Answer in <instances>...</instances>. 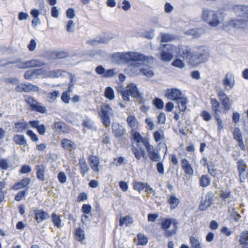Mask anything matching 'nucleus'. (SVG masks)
Segmentation results:
<instances>
[{"label": "nucleus", "instance_id": "obj_62", "mask_svg": "<svg viewBox=\"0 0 248 248\" xmlns=\"http://www.w3.org/2000/svg\"><path fill=\"white\" fill-rule=\"evenodd\" d=\"M106 69L102 65H99L96 67L95 69V72L100 75H101L102 77L103 78V75L105 74Z\"/></svg>", "mask_w": 248, "mask_h": 248}, {"label": "nucleus", "instance_id": "obj_35", "mask_svg": "<svg viewBox=\"0 0 248 248\" xmlns=\"http://www.w3.org/2000/svg\"><path fill=\"white\" fill-rule=\"evenodd\" d=\"M127 122L128 125L131 127L132 130H135L138 125V122L133 115H129L127 118Z\"/></svg>", "mask_w": 248, "mask_h": 248}, {"label": "nucleus", "instance_id": "obj_8", "mask_svg": "<svg viewBox=\"0 0 248 248\" xmlns=\"http://www.w3.org/2000/svg\"><path fill=\"white\" fill-rule=\"evenodd\" d=\"M17 63V66L21 69L40 67L45 64L44 62L39 60H32L28 62L18 61Z\"/></svg>", "mask_w": 248, "mask_h": 248}, {"label": "nucleus", "instance_id": "obj_57", "mask_svg": "<svg viewBox=\"0 0 248 248\" xmlns=\"http://www.w3.org/2000/svg\"><path fill=\"white\" fill-rule=\"evenodd\" d=\"M173 36L169 33H162L161 36V42H166L172 40Z\"/></svg>", "mask_w": 248, "mask_h": 248}, {"label": "nucleus", "instance_id": "obj_25", "mask_svg": "<svg viewBox=\"0 0 248 248\" xmlns=\"http://www.w3.org/2000/svg\"><path fill=\"white\" fill-rule=\"evenodd\" d=\"M78 164L80 168V173L82 177H84L85 174L89 171L90 169L84 157L79 158Z\"/></svg>", "mask_w": 248, "mask_h": 248}, {"label": "nucleus", "instance_id": "obj_18", "mask_svg": "<svg viewBox=\"0 0 248 248\" xmlns=\"http://www.w3.org/2000/svg\"><path fill=\"white\" fill-rule=\"evenodd\" d=\"M82 126L87 130L96 131V127L93 120L87 115L84 116L82 119Z\"/></svg>", "mask_w": 248, "mask_h": 248}, {"label": "nucleus", "instance_id": "obj_30", "mask_svg": "<svg viewBox=\"0 0 248 248\" xmlns=\"http://www.w3.org/2000/svg\"><path fill=\"white\" fill-rule=\"evenodd\" d=\"M210 100L214 116L219 115L220 103L216 98H211Z\"/></svg>", "mask_w": 248, "mask_h": 248}, {"label": "nucleus", "instance_id": "obj_2", "mask_svg": "<svg viewBox=\"0 0 248 248\" xmlns=\"http://www.w3.org/2000/svg\"><path fill=\"white\" fill-rule=\"evenodd\" d=\"M235 14L239 16L246 18V19L232 20L228 27L232 29H242L248 25V6L244 5H236L233 7Z\"/></svg>", "mask_w": 248, "mask_h": 248}, {"label": "nucleus", "instance_id": "obj_50", "mask_svg": "<svg viewBox=\"0 0 248 248\" xmlns=\"http://www.w3.org/2000/svg\"><path fill=\"white\" fill-rule=\"evenodd\" d=\"M232 135L233 139L236 141L243 139L241 130L238 127H235L234 128Z\"/></svg>", "mask_w": 248, "mask_h": 248}, {"label": "nucleus", "instance_id": "obj_20", "mask_svg": "<svg viewBox=\"0 0 248 248\" xmlns=\"http://www.w3.org/2000/svg\"><path fill=\"white\" fill-rule=\"evenodd\" d=\"M222 83L227 90L232 89L235 84L233 77L232 74H226L225 78L222 80Z\"/></svg>", "mask_w": 248, "mask_h": 248}, {"label": "nucleus", "instance_id": "obj_16", "mask_svg": "<svg viewBox=\"0 0 248 248\" xmlns=\"http://www.w3.org/2000/svg\"><path fill=\"white\" fill-rule=\"evenodd\" d=\"M131 135L132 139L138 143L137 144H139V143L141 142L145 147L148 143H150L148 139L143 138L140 133L135 131V130H131Z\"/></svg>", "mask_w": 248, "mask_h": 248}, {"label": "nucleus", "instance_id": "obj_9", "mask_svg": "<svg viewBox=\"0 0 248 248\" xmlns=\"http://www.w3.org/2000/svg\"><path fill=\"white\" fill-rule=\"evenodd\" d=\"M17 92H38L39 90V87L31 83H22L18 84L15 88Z\"/></svg>", "mask_w": 248, "mask_h": 248}, {"label": "nucleus", "instance_id": "obj_1", "mask_svg": "<svg viewBox=\"0 0 248 248\" xmlns=\"http://www.w3.org/2000/svg\"><path fill=\"white\" fill-rule=\"evenodd\" d=\"M112 57L118 60H122L127 64L130 63L128 68L133 76L141 74L143 63L147 61V57L144 55L133 51L114 53Z\"/></svg>", "mask_w": 248, "mask_h": 248}, {"label": "nucleus", "instance_id": "obj_12", "mask_svg": "<svg viewBox=\"0 0 248 248\" xmlns=\"http://www.w3.org/2000/svg\"><path fill=\"white\" fill-rule=\"evenodd\" d=\"M213 194L212 193H207L201 202L199 208L201 210H205L208 207L211 206L213 202Z\"/></svg>", "mask_w": 248, "mask_h": 248}, {"label": "nucleus", "instance_id": "obj_59", "mask_svg": "<svg viewBox=\"0 0 248 248\" xmlns=\"http://www.w3.org/2000/svg\"><path fill=\"white\" fill-rule=\"evenodd\" d=\"M217 95L219 101L228 97L224 91L222 89H219L217 91Z\"/></svg>", "mask_w": 248, "mask_h": 248}, {"label": "nucleus", "instance_id": "obj_6", "mask_svg": "<svg viewBox=\"0 0 248 248\" xmlns=\"http://www.w3.org/2000/svg\"><path fill=\"white\" fill-rule=\"evenodd\" d=\"M176 47L171 44L163 45L161 48L160 59L163 62H170L173 57Z\"/></svg>", "mask_w": 248, "mask_h": 248}, {"label": "nucleus", "instance_id": "obj_49", "mask_svg": "<svg viewBox=\"0 0 248 248\" xmlns=\"http://www.w3.org/2000/svg\"><path fill=\"white\" fill-rule=\"evenodd\" d=\"M24 78L27 80L37 78L34 70L27 71L25 73Z\"/></svg>", "mask_w": 248, "mask_h": 248}, {"label": "nucleus", "instance_id": "obj_5", "mask_svg": "<svg viewBox=\"0 0 248 248\" xmlns=\"http://www.w3.org/2000/svg\"><path fill=\"white\" fill-rule=\"evenodd\" d=\"M202 18L211 27H217L220 23L217 14L215 11L209 9L203 10Z\"/></svg>", "mask_w": 248, "mask_h": 248}, {"label": "nucleus", "instance_id": "obj_7", "mask_svg": "<svg viewBox=\"0 0 248 248\" xmlns=\"http://www.w3.org/2000/svg\"><path fill=\"white\" fill-rule=\"evenodd\" d=\"M25 101L30 105L32 111H36L41 113H46L47 112L46 108L42 104L37 102L34 98L29 95L25 96Z\"/></svg>", "mask_w": 248, "mask_h": 248}, {"label": "nucleus", "instance_id": "obj_53", "mask_svg": "<svg viewBox=\"0 0 248 248\" xmlns=\"http://www.w3.org/2000/svg\"><path fill=\"white\" fill-rule=\"evenodd\" d=\"M146 183L135 182L133 184V187L135 190L140 192L146 187Z\"/></svg>", "mask_w": 248, "mask_h": 248}, {"label": "nucleus", "instance_id": "obj_28", "mask_svg": "<svg viewBox=\"0 0 248 248\" xmlns=\"http://www.w3.org/2000/svg\"><path fill=\"white\" fill-rule=\"evenodd\" d=\"M112 39V37H108L105 36H101L100 37H97L96 39H90L87 40V44H91L92 45H96L99 43H104L108 42Z\"/></svg>", "mask_w": 248, "mask_h": 248}, {"label": "nucleus", "instance_id": "obj_45", "mask_svg": "<svg viewBox=\"0 0 248 248\" xmlns=\"http://www.w3.org/2000/svg\"><path fill=\"white\" fill-rule=\"evenodd\" d=\"M75 234L78 241H82L85 239L84 232L80 228H78L76 230Z\"/></svg>", "mask_w": 248, "mask_h": 248}, {"label": "nucleus", "instance_id": "obj_56", "mask_svg": "<svg viewBox=\"0 0 248 248\" xmlns=\"http://www.w3.org/2000/svg\"><path fill=\"white\" fill-rule=\"evenodd\" d=\"M153 103L158 109H162L163 108L164 103L161 99L158 98H155L153 100Z\"/></svg>", "mask_w": 248, "mask_h": 248}, {"label": "nucleus", "instance_id": "obj_37", "mask_svg": "<svg viewBox=\"0 0 248 248\" xmlns=\"http://www.w3.org/2000/svg\"><path fill=\"white\" fill-rule=\"evenodd\" d=\"M59 96L60 92L59 91H54L47 94V100L49 103H53Z\"/></svg>", "mask_w": 248, "mask_h": 248}, {"label": "nucleus", "instance_id": "obj_55", "mask_svg": "<svg viewBox=\"0 0 248 248\" xmlns=\"http://www.w3.org/2000/svg\"><path fill=\"white\" fill-rule=\"evenodd\" d=\"M26 134L30 137L31 140L33 142H37L39 140V139L37 135L31 130H28L26 132Z\"/></svg>", "mask_w": 248, "mask_h": 248}, {"label": "nucleus", "instance_id": "obj_36", "mask_svg": "<svg viewBox=\"0 0 248 248\" xmlns=\"http://www.w3.org/2000/svg\"><path fill=\"white\" fill-rule=\"evenodd\" d=\"M51 219L55 226L58 228L62 227V219L60 216L55 213H53L51 215Z\"/></svg>", "mask_w": 248, "mask_h": 248}, {"label": "nucleus", "instance_id": "obj_43", "mask_svg": "<svg viewBox=\"0 0 248 248\" xmlns=\"http://www.w3.org/2000/svg\"><path fill=\"white\" fill-rule=\"evenodd\" d=\"M222 105L224 108L223 113H226L225 111H229L231 108V104L230 103V98L229 97L222 99L220 101Z\"/></svg>", "mask_w": 248, "mask_h": 248}, {"label": "nucleus", "instance_id": "obj_52", "mask_svg": "<svg viewBox=\"0 0 248 248\" xmlns=\"http://www.w3.org/2000/svg\"><path fill=\"white\" fill-rule=\"evenodd\" d=\"M171 65L174 67L180 69H182L185 66V63L184 62L179 59H176L174 60V61L171 63Z\"/></svg>", "mask_w": 248, "mask_h": 248}, {"label": "nucleus", "instance_id": "obj_21", "mask_svg": "<svg viewBox=\"0 0 248 248\" xmlns=\"http://www.w3.org/2000/svg\"><path fill=\"white\" fill-rule=\"evenodd\" d=\"M112 132L115 137H120L125 133L124 128L118 123H113L112 124Z\"/></svg>", "mask_w": 248, "mask_h": 248}, {"label": "nucleus", "instance_id": "obj_13", "mask_svg": "<svg viewBox=\"0 0 248 248\" xmlns=\"http://www.w3.org/2000/svg\"><path fill=\"white\" fill-rule=\"evenodd\" d=\"M137 147L135 146H132L131 150L132 153L134 155L135 158L139 160L141 157H143L144 159L146 160L147 157L146 155L145 151L143 147H140L139 144H137Z\"/></svg>", "mask_w": 248, "mask_h": 248}, {"label": "nucleus", "instance_id": "obj_15", "mask_svg": "<svg viewBox=\"0 0 248 248\" xmlns=\"http://www.w3.org/2000/svg\"><path fill=\"white\" fill-rule=\"evenodd\" d=\"M192 54L191 48L188 46H179L178 55L184 59L188 60L189 63V58Z\"/></svg>", "mask_w": 248, "mask_h": 248}, {"label": "nucleus", "instance_id": "obj_11", "mask_svg": "<svg viewBox=\"0 0 248 248\" xmlns=\"http://www.w3.org/2000/svg\"><path fill=\"white\" fill-rule=\"evenodd\" d=\"M183 95L182 92L176 88L168 89L165 93V96L168 99L175 101Z\"/></svg>", "mask_w": 248, "mask_h": 248}, {"label": "nucleus", "instance_id": "obj_10", "mask_svg": "<svg viewBox=\"0 0 248 248\" xmlns=\"http://www.w3.org/2000/svg\"><path fill=\"white\" fill-rule=\"evenodd\" d=\"M149 158L154 162H158L161 159V156L154 146L148 143L145 147Z\"/></svg>", "mask_w": 248, "mask_h": 248}, {"label": "nucleus", "instance_id": "obj_41", "mask_svg": "<svg viewBox=\"0 0 248 248\" xmlns=\"http://www.w3.org/2000/svg\"><path fill=\"white\" fill-rule=\"evenodd\" d=\"M133 222V220L132 218L129 216H126L120 218V225L122 226L124 225L126 226H127L129 224L132 223Z\"/></svg>", "mask_w": 248, "mask_h": 248}, {"label": "nucleus", "instance_id": "obj_27", "mask_svg": "<svg viewBox=\"0 0 248 248\" xmlns=\"http://www.w3.org/2000/svg\"><path fill=\"white\" fill-rule=\"evenodd\" d=\"M237 169L239 171V176L241 182H245L243 173L246 171V166L243 160L241 159L237 162Z\"/></svg>", "mask_w": 248, "mask_h": 248}, {"label": "nucleus", "instance_id": "obj_39", "mask_svg": "<svg viewBox=\"0 0 248 248\" xmlns=\"http://www.w3.org/2000/svg\"><path fill=\"white\" fill-rule=\"evenodd\" d=\"M239 242L240 245H248V231L242 232L240 235Z\"/></svg>", "mask_w": 248, "mask_h": 248}, {"label": "nucleus", "instance_id": "obj_44", "mask_svg": "<svg viewBox=\"0 0 248 248\" xmlns=\"http://www.w3.org/2000/svg\"><path fill=\"white\" fill-rule=\"evenodd\" d=\"M153 137L155 140L156 142H158L165 139L164 132L162 130L155 131Z\"/></svg>", "mask_w": 248, "mask_h": 248}, {"label": "nucleus", "instance_id": "obj_33", "mask_svg": "<svg viewBox=\"0 0 248 248\" xmlns=\"http://www.w3.org/2000/svg\"><path fill=\"white\" fill-rule=\"evenodd\" d=\"M36 169L37 170L36 176L37 179L42 181H44L45 167L43 165H38L36 166Z\"/></svg>", "mask_w": 248, "mask_h": 248}, {"label": "nucleus", "instance_id": "obj_58", "mask_svg": "<svg viewBox=\"0 0 248 248\" xmlns=\"http://www.w3.org/2000/svg\"><path fill=\"white\" fill-rule=\"evenodd\" d=\"M201 116L202 117L203 119L206 122L209 121L212 118L211 114L206 110H203L202 111L201 113Z\"/></svg>", "mask_w": 248, "mask_h": 248}, {"label": "nucleus", "instance_id": "obj_46", "mask_svg": "<svg viewBox=\"0 0 248 248\" xmlns=\"http://www.w3.org/2000/svg\"><path fill=\"white\" fill-rule=\"evenodd\" d=\"M118 73V71L116 68L106 70L105 74L103 75V78H108L113 77L117 74Z\"/></svg>", "mask_w": 248, "mask_h": 248}, {"label": "nucleus", "instance_id": "obj_48", "mask_svg": "<svg viewBox=\"0 0 248 248\" xmlns=\"http://www.w3.org/2000/svg\"><path fill=\"white\" fill-rule=\"evenodd\" d=\"M148 242V239L146 236L141 233L138 234V245H145Z\"/></svg>", "mask_w": 248, "mask_h": 248}, {"label": "nucleus", "instance_id": "obj_54", "mask_svg": "<svg viewBox=\"0 0 248 248\" xmlns=\"http://www.w3.org/2000/svg\"><path fill=\"white\" fill-rule=\"evenodd\" d=\"M141 74L149 78L153 77L154 75L153 71L148 67L142 68L141 71Z\"/></svg>", "mask_w": 248, "mask_h": 248}, {"label": "nucleus", "instance_id": "obj_63", "mask_svg": "<svg viewBox=\"0 0 248 248\" xmlns=\"http://www.w3.org/2000/svg\"><path fill=\"white\" fill-rule=\"evenodd\" d=\"M61 100L66 104L69 103L70 100V94H68L67 92H63L61 96Z\"/></svg>", "mask_w": 248, "mask_h": 248}, {"label": "nucleus", "instance_id": "obj_42", "mask_svg": "<svg viewBox=\"0 0 248 248\" xmlns=\"http://www.w3.org/2000/svg\"><path fill=\"white\" fill-rule=\"evenodd\" d=\"M211 183V180L207 175H202L200 180V186L202 187L208 186Z\"/></svg>", "mask_w": 248, "mask_h": 248}, {"label": "nucleus", "instance_id": "obj_40", "mask_svg": "<svg viewBox=\"0 0 248 248\" xmlns=\"http://www.w3.org/2000/svg\"><path fill=\"white\" fill-rule=\"evenodd\" d=\"M105 96L107 99L112 100L114 99V91L113 88L111 87H108L106 88L105 91Z\"/></svg>", "mask_w": 248, "mask_h": 248}, {"label": "nucleus", "instance_id": "obj_14", "mask_svg": "<svg viewBox=\"0 0 248 248\" xmlns=\"http://www.w3.org/2000/svg\"><path fill=\"white\" fill-rule=\"evenodd\" d=\"M31 183V179L27 177L21 179L20 181L15 183L12 189L15 190H17L21 188H25L29 190L30 186L29 185Z\"/></svg>", "mask_w": 248, "mask_h": 248}, {"label": "nucleus", "instance_id": "obj_34", "mask_svg": "<svg viewBox=\"0 0 248 248\" xmlns=\"http://www.w3.org/2000/svg\"><path fill=\"white\" fill-rule=\"evenodd\" d=\"M65 72V71L61 69L50 70L47 73V77L51 78H57L62 76V74Z\"/></svg>", "mask_w": 248, "mask_h": 248}, {"label": "nucleus", "instance_id": "obj_26", "mask_svg": "<svg viewBox=\"0 0 248 248\" xmlns=\"http://www.w3.org/2000/svg\"><path fill=\"white\" fill-rule=\"evenodd\" d=\"M181 162L182 167L185 172L188 175H192L194 173V171L187 159L186 158H183L181 160Z\"/></svg>", "mask_w": 248, "mask_h": 248}, {"label": "nucleus", "instance_id": "obj_19", "mask_svg": "<svg viewBox=\"0 0 248 248\" xmlns=\"http://www.w3.org/2000/svg\"><path fill=\"white\" fill-rule=\"evenodd\" d=\"M126 91L132 97L135 98H140L141 94L138 91L137 85L133 83H131L127 85Z\"/></svg>", "mask_w": 248, "mask_h": 248}, {"label": "nucleus", "instance_id": "obj_31", "mask_svg": "<svg viewBox=\"0 0 248 248\" xmlns=\"http://www.w3.org/2000/svg\"><path fill=\"white\" fill-rule=\"evenodd\" d=\"M171 224H173L174 228H176L177 224L176 219L165 218L162 221L161 227L163 229L167 230L170 227Z\"/></svg>", "mask_w": 248, "mask_h": 248}, {"label": "nucleus", "instance_id": "obj_4", "mask_svg": "<svg viewBox=\"0 0 248 248\" xmlns=\"http://www.w3.org/2000/svg\"><path fill=\"white\" fill-rule=\"evenodd\" d=\"M99 115L101 119L103 125L106 128L108 127L111 124L110 117L114 115L113 110L110 105L108 104H103L101 106Z\"/></svg>", "mask_w": 248, "mask_h": 248}, {"label": "nucleus", "instance_id": "obj_23", "mask_svg": "<svg viewBox=\"0 0 248 248\" xmlns=\"http://www.w3.org/2000/svg\"><path fill=\"white\" fill-rule=\"evenodd\" d=\"M35 219L38 223H40L43 220L47 219L50 218L49 214L42 210H36L35 211Z\"/></svg>", "mask_w": 248, "mask_h": 248}, {"label": "nucleus", "instance_id": "obj_51", "mask_svg": "<svg viewBox=\"0 0 248 248\" xmlns=\"http://www.w3.org/2000/svg\"><path fill=\"white\" fill-rule=\"evenodd\" d=\"M29 191L28 189H25L19 191L15 197V200L17 202L20 201L22 200L23 198L26 196Z\"/></svg>", "mask_w": 248, "mask_h": 248}, {"label": "nucleus", "instance_id": "obj_64", "mask_svg": "<svg viewBox=\"0 0 248 248\" xmlns=\"http://www.w3.org/2000/svg\"><path fill=\"white\" fill-rule=\"evenodd\" d=\"M58 179L61 183L63 184L66 182L67 178L63 172H60L58 174Z\"/></svg>", "mask_w": 248, "mask_h": 248}, {"label": "nucleus", "instance_id": "obj_3", "mask_svg": "<svg viewBox=\"0 0 248 248\" xmlns=\"http://www.w3.org/2000/svg\"><path fill=\"white\" fill-rule=\"evenodd\" d=\"M209 57V53L203 47H199L196 51L192 52L189 58V64L197 66L200 64L206 62Z\"/></svg>", "mask_w": 248, "mask_h": 248}, {"label": "nucleus", "instance_id": "obj_47", "mask_svg": "<svg viewBox=\"0 0 248 248\" xmlns=\"http://www.w3.org/2000/svg\"><path fill=\"white\" fill-rule=\"evenodd\" d=\"M190 242L192 248H201L200 241L196 236H191L190 237Z\"/></svg>", "mask_w": 248, "mask_h": 248}, {"label": "nucleus", "instance_id": "obj_24", "mask_svg": "<svg viewBox=\"0 0 248 248\" xmlns=\"http://www.w3.org/2000/svg\"><path fill=\"white\" fill-rule=\"evenodd\" d=\"M89 161L91 164L92 169L94 172H98L99 171V166L100 164V159L96 156L91 155L89 158Z\"/></svg>", "mask_w": 248, "mask_h": 248}, {"label": "nucleus", "instance_id": "obj_61", "mask_svg": "<svg viewBox=\"0 0 248 248\" xmlns=\"http://www.w3.org/2000/svg\"><path fill=\"white\" fill-rule=\"evenodd\" d=\"M215 120L217 122V126H218V130H221L223 129V122L220 119L219 115H217L214 116Z\"/></svg>", "mask_w": 248, "mask_h": 248}, {"label": "nucleus", "instance_id": "obj_22", "mask_svg": "<svg viewBox=\"0 0 248 248\" xmlns=\"http://www.w3.org/2000/svg\"><path fill=\"white\" fill-rule=\"evenodd\" d=\"M29 127V125L28 123L24 119H22L21 121L15 124L13 129L16 132L21 133L28 128Z\"/></svg>", "mask_w": 248, "mask_h": 248}, {"label": "nucleus", "instance_id": "obj_29", "mask_svg": "<svg viewBox=\"0 0 248 248\" xmlns=\"http://www.w3.org/2000/svg\"><path fill=\"white\" fill-rule=\"evenodd\" d=\"M13 140L17 145L24 146L27 145V140L23 135H16Z\"/></svg>", "mask_w": 248, "mask_h": 248}, {"label": "nucleus", "instance_id": "obj_32", "mask_svg": "<svg viewBox=\"0 0 248 248\" xmlns=\"http://www.w3.org/2000/svg\"><path fill=\"white\" fill-rule=\"evenodd\" d=\"M178 105V108L181 111H184L186 108V104L188 103L187 99L183 95L176 101Z\"/></svg>", "mask_w": 248, "mask_h": 248}, {"label": "nucleus", "instance_id": "obj_38", "mask_svg": "<svg viewBox=\"0 0 248 248\" xmlns=\"http://www.w3.org/2000/svg\"><path fill=\"white\" fill-rule=\"evenodd\" d=\"M168 202L171 205V208H175L179 204V199L175 197L174 194L170 195L168 200Z\"/></svg>", "mask_w": 248, "mask_h": 248}, {"label": "nucleus", "instance_id": "obj_60", "mask_svg": "<svg viewBox=\"0 0 248 248\" xmlns=\"http://www.w3.org/2000/svg\"><path fill=\"white\" fill-rule=\"evenodd\" d=\"M156 169L160 175L164 174V167L162 162H159L156 164Z\"/></svg>", "mask_w": 248, "mask_h": 248}, {"label": "nucleus", "instance_id": "obj_17", "mask_svg": "<svg viewBox=\"0 0 248 248\" xmlns=\"http://www.w3.org/2000/svg\"><path fill=\"white\" fill-rule=\"evenodd\" d=\"M61 146L70 152H73L77 148L76 144L74 141L66 138L61 140Z\"/></svg>", "mask_w": 248, "mask_h": 248}]
</instances>
